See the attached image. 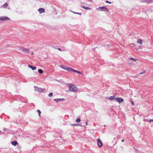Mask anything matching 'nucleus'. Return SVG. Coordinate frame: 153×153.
Segmentation results:
<instances>
[{"label": "nucleus", "mask_w": 153, "mask_h": 153, "mask_svg": "<svg viewBox=\"0 0 153 153\" xmlns=\"http://www.w3.org/2000/svg\"><path fill=\"white\" fill-rule=\"evenodd\" d=\"M68 86L69 88V91H70L75 92L78 90L77 88L74 85L68 83Z\"/></svg>", "instance_id": "obj_1"}, {"label": "nucleus", "mask_w": 153, "mask_h": 153, "mask_svg": "<svg viewBox=\"0 0 153 153\" xmlns=\"http://www.w3.org/2000/svg\"><path fill=\"white\" fill-rule=\"evenodd\" d=\"M99 10H100L101 11L109 12V10L105 6L100 7L98 8Z\"/></svg>", "instance_id": "obj_2"}, {"label": "nucleus", "mask_w": 153, "mask_h": 153, "mask_svg": "<svg viewBox=\"0 0 153 153\" xmlns=\"http://www.w3.org/2000/svg\"><path fill=\"white\" fill-rule=\"evenodd\" d=\"M20 50L22 51L25 52L27 53H29L30 52L29 49L25 48H20Z\"/></svg>", "instance_id": "obj_3"}, {"label": "nucleus", "mask_w": 153, "mask_h": 153, "mask_svg": "<svg viewBox=\"0 0 153 153\" xmlns=\"http://www.w3.org/2000/svg\"><path fill=\"white\" fill-rule=\"evenodd\" d=\"M34 87L35 88V90L36 91L43 92V91L44 90V89H42L41 88H39L36 87V86H34Z\"/></svg>", "instance_id": "obj_4"}, {"label": "nucleus", "mask_w": 153, "mask_h": 153, "mask_svg": "<svg viewBox=\"0 0 153 153\" xmlns=\"http://www.w3.org/2000/svg\"><path fill=\"white\" fill-rule=\"evenodd\" d=\"M97 145L99 147H102L103 146V143L98 138L97 140Z\"/></svg>", "instance_id": "obj_5"}, {"label": "nucleus", "mask_w": 153, "mask_h": 153, "mask_svg": "<svg viewBox=\"0 0 153 153\" xmlns=\"http://www.w3.org/2000/svg\"><path fill=\"white\" fill-rule=\"evenodd\" d=\"M60 67L62 68L63 69H65V70H66V71H70V68H70L69 67H66L65 65H61Z\"/></svg>", "instance_id": "obj_6"}, {"label": "nucleus", "mask_w": 153, "mask_h": 153, "mask_svg": "<svg viewBox=\"0 0 153 153\" xmlns=\"http://www.w3.org/2000/svg\"><path fill=\"white\" fill-rule=\"evenodd\" d=\"M7 20H10V19L7 17L3 16L0 17V20L1 21H5Z\"/></svg>", "instance_id": "obj_7"}, {"label": "nucleus", "mask_w": 153, "mask_h": 153, "mask_svg": "<svg viewBox=\"0 0 153 153\" xmlns=\"http://www.w3.org/2000/svg\"><path fill=\"white\" fill-rule=\"evenodd\" d=\"M115 101H117L119 103H121L123 101V99L121 97H117L115 99Z\"/></svg>", "instance_id": "obj_8"}, {"label": "nucleus", "mask_w": 153, "mask_h": 153, "mask_svg": "<svg viewBox=\"0 0 153 153\" xmlns=\"http://www.w3.org/2000/svg\"><path fill=\"white\" fill-rule=\"evenodd\" d=\"M65 100V99H53L54 101H56L57 102H58L59 101L64 100Z\"/></svg>", "instance_id": "obj_9"}, {"label": "nucleus", "mask_w": 153, "mask_h": 153, "mask_svg": "<svg viewBox=\"0 0 153 153\" xmlns=\"http://www.w3.org/2000/svg\"><path fill=\"white\" fill-rule=\"evenodd\" d=\"M38 11L40 13H42L45 12V9L43 8H39Z\"/></svg>", "instance_id": "obj_10"}, {"label": "nucleus", "mask_w": 153, "mask_h": 153, "mask_svg": "<svg viewBox=\"0 0 153 153\" xmlns=\"http://www.w3.org/2000/svg\"><path fill=\"white\" fill-rule=\"evenodd\" d=\"M28 67L29 68H31L33 70H35L36 69V67L35 66H33L30 65H28Z\"/></svg>", "instance_id": "obj_11"}, {"label": "nucleus", "mask_w": 153, "mask_h": 153, "mask_svg": "<svg viewBox=\"0 0 153 153\" xmlns=\"http://www.w3.org/2000/svg\"><path fill=\"white\" fill-rule=\"evenodd\" d=\"M108 98L109 100H114L115 101V99H116V98H115L114 96H111L110 97H108Z\"/></svg>", "instance_id": "obj_12"}, {"label": "nucleus", "mask_w": 153, "mask_h": 153, "mask_svg": "<svg viewBox=\"0 0 153 153\" xmlns=\"http://www.w3.org/2000/svg\"><path fill=\"white\" fill-rule=\"evenodd\" d=\"M11 144L14 146H16L18 144V143L16 141H13L11 142Z\"/></svg>", "instance_id": "obj_13"}, {"label": "nucleus", "mask_w": 153, "mask_h": 153, "mask_svg": "<svg viewBox=\"0 0 153 153\" xmlns=\"http://www.w3.org/2000/svg\"><path fill=\"white\" fill-rule=\"evenodd\" d=\"M81 7L82 8H84V9H86V10H91V8L89 7H85L84 6H83V5H82L81 6Z\"/></svg>", "instance_id": "obj_14"}, {"label": "nucleus", "mask_w": 153, "mask_h": 153, "mask_svg": "<svg viewBox=\"0 0 153 153\" xmlns=\"http://www.w3.org/2000/svg\"><path fill=\"white\" fill-rule=\"evenodd\" d=\"M70 71H72L73 72H74L77 73H78V71L72 68H70Z\"/></svg>", "instance_id": "obj_15"}, {"label": "nucleus", "mask_w": 153, "mask_h": 153, "mask_svg": "<svg viewBox=\"0 0 153 153\" xmlns=\"http://www.w3.org/2000/svg\"><path fill=\"white\" fill-rule=\"evenodd\" d=\"M38 72L40 74H42L43 72V71L41 69L38 70Z\"/></svg>", "instance_id": "obj_16"}, {"label": "nucleus", "mask_w": 153, "mask_h": 153, "mask_svg": "<svg viewBox=\"0 0 153 153\" xmlns=\"http://www.w3.org/2000/svg\"><path fill=\"white\" fill-rule=\"evenodd\" d=\"M142 40L141 39H140L137 42L138 44H139L141 45L142 44Z\"/></svg>", "instance_id": "obj_17"}, {"label": "nucleus", "mask_w": 153, "mask_h": 153, "mask_svg": "<svg viewBox=\"0 0 153 153\" xmlns=\"http://www.w3.org/2000/svg\"><path fill=\"white\" fill-rule=\"evenodd\" d=\"M8 6V4L7 3H5L2 5V7H7Z\"/></svg>", "instance_id": "obj_18"}, {"label": "nucleus", "mask_w": 153, "mask_h": 153, "mask_svg": "<svg viewBox=\"0 0 153 153\" xmlns=\"http://www.w3.org/2000/svg\"><path fill=\"white\" fill-rule=\"evenodd\" d=\"M71 11L72 12L74 13H75V14H79V15H81V14H82V13H81L76 12H74L73 11Z\"/></svg>", "instance_id": "obj_19"}, {"label": "nucleus", "mask_w": 153, "mask_h": 153, "mask_svg": "<svg viewBox=\"0 0 153 153\" xmlns=\"http://www.w3.org/2000/svg\"><path fill=\"white\" fill-rule=\"evenodd\" d=\"M4 130L5 131H9L10 130L9 129H7V128H4Z\"/></svg>", "instance_id": "obj_20"}, {"label": "nucleus", "mask_w": 153, "mask_h": 153, "mask_svg": "<svg viewBox=\"0 0 153 153\" xmlns=\"http://www.w3.org/2000/svg\"><path fill=\"white\" fill-rule=\"evenodd\" d=\"M81 121L80 118H78L76 120V122L77 123Z\"/></svg>", "instance_id": "obj_21"}, {"label": "nucleus", "mask_w": 153, "mask_h": 153, "mask_svg": "<svg viewBox=\"0 0 153 153\" xmlns=\"http://www.w3.org/2000/svg\"><path fill=\"white\" fill-rule=\"evenodd\" d=\"M153 0H145L144 2H147V3H149L150 1H152Z\"/></svg>", "instance_id": "obj_22"}, {"label": "nucleus", "mask_w": 153, "mask_h": 153, "mask_svg": "<svg viewBox=\"0 0 153 153\" xmlns=\"http://www.w3.org/2000/svg\"><path fill=\"white\" fill-rule=\"evenodd\" d=\"M37 112H38V113L39 114V115L40 117H41L40 114H41V111H40L39 110H37Z\"/></svg>", "instance_id": "obj_23"}, {"label": "nucleus", "mask_w": 153, "mask_h": 153, "mask_svg": "<svg viewBox=\"0 0 153 153\" xmlns=\"http://www.w3.org/2000/svg\"><path fill=\"white\" fill-rule=\"evenodd\" d=\"M53 93L52 92H51L49 94L48 96L49 97H51L53 96Z\"/></svg>", "instance_id": "obj_24"}, {"label": "nucleus", "mask_w": 153, "mask_h": 153, "mask_svg": "<svg viewBox=\"0 0 153 153\" xmlns=\"http://www.w3.org/2000/svg\"><path fill=\"white\" fill-rule=\"evenodd\" d=\"M76 126H82L83 127H84V126H82V124H81V123H77L76 124Z\"/></svg>", "instance_id": "obj_25"}, {"label": "nucleus", "mask_w": 153, "mask_h": 153, "mask_svg": "<svg viewBox=\"0 0 153 153\" xmlns=\"http://www.w3.org/2000/svg\"><path fill=\"white\" fill-rule=\"evenodd\" d=\"M130 60H133L134 62L136 61V59L134 58H131L130 59Z\"/></svg>", "instance_id": "obj_26"}, {"label": "nucleus", "mask_w": 153, "mask_h": 153, "mask_svg": "<svg viewBox=\"0 0 153 153\" xmlns=\"http://www.w3.org/2000/svg\"><path fill=\"white\" fill-rule=\"evenodd\" d=\"M148 121L149 123H150L152 122H153V119H152L148 120Z\"/></svg>", "instance_id": "obj_27"}, {"label": "nucleus", "mask_w": 153, "mask_h": 153, "mask_svg": "<svg viewBox=\"0 0 153 153\" xmlns=\"http://www.w3.org/2000/svg\"><path fill=\"white\" fill-rule=\"evenodd\" d=\"M71 126H76L77 125H76V124H71Z\"/></svg>", "instance_id": "obj_28"}, {"label": "nucleus", "mask_w": 153, "mask_h": 153, "mask_svg": "<svg viewBox=\"0 0 153 153\" xmlns=\"http://www.w3.org/2000/svg\"><path fill=\"white\" fill-rule=\"evenodd\" d=\"M131 103L132 104V105H134V102L132 101H131Z\"/></svg>", "instance_id": "obj_29"}, {"label": "nucleus", "mask_w": 153, "mask_h": 153, "mask_svg": "<svg viewBox=\"0 0 153 153\" xmlns=\"http://www.w3.org/2000/svg\"><path fill=\"white\" fill-rule=\"evenodd\" d=\"M148 120H147V119H144L143 120V121L144 122H146V121H148Z\"/></svg>", "instance_id": "obj_30"}, {"label": "nucleus", "mask_w": 153, "mask_h": 153, "mask_svg": "<svg viewBox=\"0 0 153 153\" xmlns=\"http://www.w3.org/2000/svg\"><path fill=\"white\" fill-rule=\"evenodd\" d=\"M106 3H109V4H111V3L110 2H109L108 1H105Z\"/></svg>", "instance_id": "obj_31"}, {"label": "nucleus", "mask_w": 153, "mask_h": 153, "mask_svg": "<svg viewBox=\"0 0 153 153\" xmlns=\"http://www.w3.org/2000/svg\"><path fill=\"white\" fill-rule=\"evenodd\" d=\"M58 50H59V51H62V50L61 49V48H57Z\"/></svg>", "instance_id": "obj_32"}, {"label": "nucleus", "mask_w": 153, "mask_h": 153, "mask_svg": "<svg viewBox=\"0 0 153 153\" xmlns=\"http://www.w3.org/2000/svg\"><path fill=\"white\" fill-rule=\"evenodd\" d=\"M145 73V72H141L140 73H139V74H143V73Z\"/></svg>", "instance_id": "obj_33"}, {"label": "nucleus", "mask_w": 153, "mask_h": 153, "mask_svg": "<svg viewBox=\"0 0 153 153\" xmlns=\"http://www.w3.org/2000/svg\"><path fill=\"white\" fill-rule=\"evenodd\" d=\"M78 73L80 74H82V72H80L79 71H78Z\"/></svg>", "instance_id": "obj_34"}, {"label": "nucleus", "mask_w": 153, "mask_h": 153, "mask_svg": "<svg viewBox=\"0 0 153 153\" xmlns=\"http://www.w3.org/2000/svg\"><path fill=\"white\" fill-rule=\"evenodd\" d=\"M96 48H93L92 49V50H93V51H94L95 50V49Z\"/></svg>", "instance_id": "obj_35"}, {"label": "nucleus", "mask_w": 153, "mask_h": 153, "mask_svg": "<svg viewBox=\"0 0 153 153\" xmlns=\"http://www.w3.org/2000/svg\"><path fill=\"white\" fill-rule=\"evenodd\" d=\"M85 123H86V125H88V122H87H87H85Z\"/></svg>", "instance_id": "obj_36"}, {"label": "nucleus", "mask_w": 153, "mask_h": 153, "mask_svg": "<svg viewBox=\"0 0 153 153\" xmlns=\"http://www.w3.org/2000/svg\"><path fill=\"white\" fill-rule=\"evenodd\" d=\"M124 139H123L122 140V142H124Z\"/></svg>", "instance_id": "obj_37"}, {"label": "nucleus", "mask_w": 153, "mask_h": 153, "mask_svg": "<svg viewBox=\"0 0 153 153\" xmlns=\"http://www.w3.org/2000/svg\"><path fill=\"white\" fill-rule=\"evenodd\" d=\"M2 133H3V134H5V133H4V132H2Z\"/></svg>", "instance_id": "obj_38"}, {"label": "nucleus", "mask_w": 153, "mask_h": 153, "mask_svg": "<svg viewBox=\"0 0 153 153\" xmlns=\"http://www.w3.org/2000/svg\"><path fill=\"white\" fill-rule=\"evenodd\" d=\"M54 48H56V47L55 46H54Z\"/></svg>", "instance_id": "obj_39"}, {"label": "nucleus", "mask_w": 153, "mask_h": 153, "mask_svg": "<svg viewBox=\"0 0 153 153\" xmlns=\"http://www.w3.org/2000/svg\"><path fill=\"white\" fill-rule=\"evenodd\" d=\"M132 45H134V43H132Z\"/></svg>", "instance_id": "obj_40"}, {"label": "nucleus", "mask_w": 153, "mask_h": 153, "mask_svg": "<svg viewBox=\"0 0 153 153\" xmlns=\"http://www.w3.org/2000/svg\"><path fill=\"white\" fill-rule=\"evenodd\" d=\"M115 139V138H114V139Z\"/></svg>", "instance_id": "obj_41"}]
</instances>
